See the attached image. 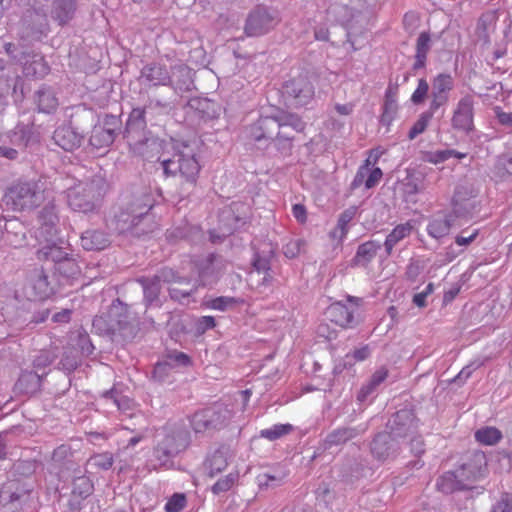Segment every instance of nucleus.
Returning a JSON list of instances; mask_svg holds the SVG:
<instances>
[{"instance_id": "nucleus-1", "label": "nucleus", "mask_w": 512, "mask_h": 512, "mask_svg": "<svg viewBox=\"0 0 512 512\" xmlns=\"http://www.w3.org/2000/svg\"><path fill=\"white\" fill-rule=\"evenodd\" d=\"M487 462L483 453H476L456 471L444 473L437 481V489L444 494L470 490L485 475Z\"/></svg>"}, {"instance_id": "nucleus-2", "label": "nucleus", "mask_w": 512, "mask_h": 512, "mask_svg": "<svg viewBox=\"0 0 512 512\" xmlns=\"http://www.w3.org/2000/svg\"><path fill=\"white\" fill-rule=\"evenodd\" d=\"M161 165L167 176L178 175L181 178V185L196 187L201 165L189 145H177L172 158L163 159Z\"/></svg>"}, {"instance_id": "nucleus-3", "label": "nucleus", "mask_w": 512, "mask_h": 512, "mask_svg": "<svg viewBox=\"0 0 512 512\" xmlns=\"http://www.w3.org/2000/svg\"><path fill=\"white\" fill-rule=\"evenodd\" d=\"M45 200L44 189L38 182H19L11 186L3 201L14 211L32 210Z\"/></svg>"}, {"instance_id": "nucleus-4", "label": "nucleus", "mask_w": 512, "mask_h": 512, "mask_svg": "<svg viewBox=\"0 0 512 512\" xmlns=\"http://www.w3.org/2000/svg\"><path fill=\"white\" fill-rule=\"evenodd\" d=\"M160 282L168 283L170 285V296L176 301H182L189 297L198 288L197 285L191 284L189 279L178 276L172 269L163 268L158 275L153 277L150 284L144 285L145 293H153L157 296L160 290Z\"/></svg>"}, {"instance_id": "nucleus-5", "label": "nucleus", "mask_w": 512, "mask_h": 512, "mask_svg": "<svg viewBox=\"0 0 512 512\" xmlns=\"http://www.w3.org/2000/svg\"><path fill=\"white\" fill-rule=\"evenodd\" d=\"M100 201V195L93 184L78 183L67 191L68 205L76 212H93Z\"/></svg>"}, {"instance_id": "nucleus-6", "label": "nucleus", "mask_w": 512, "mask_h": 512, "mask_svg": "<svg viewBox=\"0 0 512 512\" xmlns=\"http://www.w3.org/2000/svg\"><path fill=\"white\" fill-rule=\"evenodd\" d=\"M347 301L354 307L350 308L342 301L331 303L325 310V317L331 323L342 329H349L354 326L355 309L361 306L362 299L355 296H347Z\"/></svg>"}, {"instance_id": "nucleus-7", "label": "nucleus", "mask_w": 512, "mask_h": 512, "mask_svg": "<svg viewBox=\"0 0 512 512\" xmlns=\"http://www.w3.org/2000/svg\"><path fill=\"white\" fill-rule=\"evenodd\" d=\"M477 190L473 184L465 182L458 184L452 197V209L456 216L471 214L476 208Z\"/></svg>"}, {"instance_id": "nucleus-8", "label": "nucleus", "mask_w": 512, "mask_h": 512, "mask_svg": "<svg viewBox=\"0 0 512 512\" xmlns=\"http://www.w3.org/2000/svg\"><path fill=\"white\" fill-rule=\"evenodd\" d=\"M278 24V20L264 8H256L247 17L244 31L249 37L268 33Z\"/></svg>"}, {"instance_id": "nucleus-9", "label": "nucleus", "mask_w": 512, "mask_h": 512, "mask_svg": "<svg viewBox=\"0 0 512 512\" xmlns=\"http://www.w3.org/2000/svg\"><path fill=\"white\" fill-rule=\"evenodd\" d=\"M226 412V410L216 408L197 411L191 418V426L197 433L221 428L227 422Z\"/></svg>"}, {"instance_id": "nucleus-10", "label": "nucleus", "mask_w": 512, "mask_h": 512, "mask_svg": "<svg viewBox=\"0 0 512 512\" xmlns=\"http://www.w3.org/2000/svg\"><path fill=\"white\" fill-rule=\"evenodd\" d=\"M474 101L473 97L466 95L462 97L454 111L452 126L454 129L470 132L474 128Z\"/></svg>"}, {"instance_id": "nucleus-11", "label": "nucleus", "mask_w": 512, "mask_h": 512, "mask_svg": "<svg viewBox=\"0 0 512 512\" xmlns=\"http://www.w3.org/2000/svg\"><path fill=\"white\" fill-rule=\"evenodd\" d=\"M454 87V80L450 74L441 73L432 82L430 110L436 112L448 102V93Z\"/></svg>"}, {"instance_id": "nucleus-12", "label": "nucleus", "mask_w": 512, "mask_h": 512, "mask_svg": "<svg viewBox=\"0 0 512 512\" xmlns=\"http://www.w3.org/2000/svg\"><path fill=\"white\" fill-rule=\"evenodd\" d=\"M254 129L260 132H254L253 135L256 140H262L265 138H275L278 141H291L293 136L286 134L281 131L280 122L278 121V114L272 116L261 117Z\"/></svg>"}, {"instance_id": "nucleus-13", "label": "nucleus", "mask_w": 512, "mask_h": 512, "mask_svg": "<svg viewBox=\"0 0 512 512\" xmlns=\"http://www.w3.org/2000/svg\"><path fill=\"white\" fill-rule=\"evenodd\" d=\"M27 289L29 296L36 301H44L55 294L54 286L42 269L35 270L30 276Z\"/></svg>"}, {"instance_id": "nucleus-14", "label": "nucleus", "mask_w": 512, "mask_h": 512, "mask_svg": "<svg viewBox=\"0 0 512 512\" xmlns=\"http://www.w3.org/2000/svg\"><path fill=\"white\" fill-rule=\"evenodd\" d=\"M151 208V204L132 203L127 211H123L117 216V229L120 232L131 230Z\"/></svg>"}, {"instance_id": "nucleus-15", "label": "nucleus", "mask_w": 512, "mask_h": 512, "mask_svg": "<svg viewBox=\"0 0 512 512\" xmlns=\"http://www.w3.org/2000/svg\"><path fill=\"white\" fill-rule=\"evenodd\" d=\"M161 440L155 447V454L159 460H166L179 452L180 433L174 430L164 429L161 433Z\"/></svg>"}, {"instance_id": "nucleus-16", "label": "nucleus", "mask_w": 512, "mask_h": 512, "mask_svg": "<svg viewBox=\"0 0 512 512\" xmlns=\"http://www.w3.org/2000/svg\"><path fill=\"white\" fill-rule=\"evenodd\" d=\"M358 11L345 4H331L326 10V18L329 22L350 27L354 22Z\"/></svg>"}, {"instance_id": "nucleus-17", "label": "nucleus", "mask_w": 512, "mask_h": 512, "mask_svg": "<svg viewBox=\"0 0 512 512\" xmlns=\"http://www.w3.org/2000/svg\"><path fill=\"white\" fill-rule=\"evenodd\" d=\"M55 143L65 151H73L80 147L83 137L71 126L58 127L53 134Z\"/></svg>"}, {"instance_id": "nucleus-18", "label": "nucleus", "mask_w": 512, "mask_h": 512, "mask_svg": "<svg viewBox=\"0 0 512 512\" xmlns=\"http://www.w3.org/2000/svg\"><path fill=\"white\" fill-rule=\"evenodd\" d=\"M230 457L229 448L221 446L213 451L206 459L204 466L207 475L214 478L222 473L228 466V458Z\"/></svg>"}, {"instance_id": "nucleus-19", "label": "nucleus", "mask_w": 512, "mask_h": 512, "mask_svg": "<svg viewBox=\"0 0 512 512\" xmlns=\"http://www.w3.org/2000/svg\"><path fill=\"white\" fill-rule=\"evenodd\" d=\"M285 89L287 94L298 100L301 104L307 103L314 95L313 85L306 78L302 77L288 81Z\"/></svg>"}, {"instance_id": "nucleus-20", "label": "nucleus", "mask_w": 512, "mask_h": 512, "mask_svg": "<svg viewBox=\"0 0 512 512\" xmlns=\"http://www.w3.org/2000/svg\"><path fill=\"white\" fill-rule=\"evenodd\" d=\"M39 237L45 240L53 238L56 233V225L58 223V216L54 204L46 205L39 214Z\"/></svg>"}, {"instance_id": "nucleus-21", "label": "nucleus", "mask_w": 512, "mask_h": 512, "mask_svg": "<svg viewBox=\"0 0 512 512\" xmlns=\"http://www.w3.org/2000/svg\"><path fill=\"white\" fill-rule=\"evenodd\" d=\"M455 217L457 216L453 212L435 216L427 225V233L435 239L447 236L452 228Z\"/></svg>"}, {"instance_id": "nucleus-22", "label": "nucleus", "mask_w": 512, "mask_h": 512, "mask_svg": "<svg viewBox=\"0 0 512 512\" xmlns=\"http://www.w3.org/2000/svg\"><path fill=\"white\" fill-rule=\"evenodd\" d=\"M141 77L154 86H168L171 83L166 66L158 63H152L143 67Z\"/></svg>"}, {"instance_id": "nucleus-23", "label": "nucleus", "mask_w": 512, "mask_h": 512, "mask_svg": "<svg viewBox=\"0 0 512 512\" xmlns=\"http://www.w3.org/2000/svg\"><path fill=\"white\" fill-rule=\"evenodd\" d=\"M110 240L104 232L97 230H89L81 236V246L85 250L99 251L108 247Z\"/></svg>"}, {"instance_id": "nucleus-24", "label": "nucleus", "mask_w": 512, "mask_h": 512, "mask_svg": "<svg viewBox=\"0 0 512 512\" xmlns=\"http://www.w3.org/2000/svg\"><path fill=\"white\" fill-rule=\"evenodd\" d=\"M50 71V67L40 54H33L29 60H26L23 72L27 77L43 78Z\"/></svg>"}, {"instance_id": "nucleus-25", "label": "nucleus", "mask_w": 512, "mask_h": 512, "mask_svg": "<svg viewBox=\"0 0 512 512\" xmlns=\"http://www.w3.org/2000/svg\"><path fill=\"white\" fill-rule=\"evenodd\" d=\"M380 247L381 245L374 240L359 245L353 258V265L366 267L374 259Z\"/></svg>"}, {"instance_id": "nucleus-26", "label": "nucleus", "mask_w": 512, "mask_h": 512, "mask_svg": "<svg viewBox=\"0 0 512 512\" xmlns=\"http://www.w3.org/2000/svg\"><path fill=\"white\" fill-rule=\"evenodd\" d=\"M431 37L428 32H421L416 41L415 61L413 69L418 70L426 66L427 55L430 51Z\"/></svg>"}, {"instance_id": "nucleus-27", "label": "nucleus", "mask_w": 512, "mask_h": 512, "mask_svg": "<svg viewBox=\"0 0 512 512\" xmlns=\"http://www.w3.org/2000/svg\"><path fill=\"white\" fill-rule=\"evenodd\" d=\"M36 103L39 112L48 114L55 112L59 105L55 93L48 87H42L37 91Z\"/></svg>"}, {"instance_id": "nucleus-28", "label": "nucleus", "mask_w": 512, "mask_h": 512, "mask_svg": "<svg viewBox=\"0 0 512 512\" xmlns=\"http://www.w3.org/2000/svg\"><path fill=\"white\" fill-rule=\"evenodd\" d=\"M115 139V132L112 129L103 126H95L92 129L89 143L96 149L106 148L110 146Z\"/></svg>"}, {"instance_id": "nucleus-29", "label": "nucleus", "mask_w": 512, "mask_h": 512, "mask_svg": "<svg viewBox=\"0 0 512 512\" xmlns=\"http://www.w3.org/2000/svg\"><path fill=\"white\" fill-rule=\"evenodd\" d=\"M413 230V226L410 222L402 223L397 225L386 237L384 242L385 250L388 255L391 254L394 246L401 240L408 237Z\"/></svg>"}, {"instance_id": "nucleus-30", "label": "nucleus", "mask_w": 512, "mask_h": 512, "mask_svg": "<svg viewBox=\"0 0 512 512\" xmlns=\"http://www.w3.org/2000/svg\"><path fill=\"white\" fill-rule=\"evenodd\" d=\"M366 162H367L366 166L360 167V169L358 170L356 177L354 179L353 185L355 187L359 186L362 183L365 175L368 173V177L365 180V187L367 189H371L380 182V180L382 179L383 173H382V170L378 167L369 171V169H368L369 159H367Z\"/></svg>"}, {"instance_id": "nucleus-31", "label": "nucleus", "mask_w": 512, "mask_h": 512, "mask_svg": "<svg viewBox=\"0 0 512 512\" xmlns=\"http://www.w3.org/2000/svg\"><path fill=\"white\" fill-rule=\"evenodd\" d=\"M475 440L485 446H493L500 442L503 435L502 432L492 426H486L478 429L474 434Z\"/></svg>"}, {"instance_id": "nucleus-32", "label": "nucleus", "mask_w": 512, "mask_h": 512, "mask_svg": "<svg viewBox=\"0 0 512 512\" xmlns=\"http://www.w3.org/2000/svg\"><path fill=\"white\" fill-rule=\"evenodd\" d=\"M391 436L387 433L378 434L371 444V452L378 460H385L389 456Z\"/></svg>"}, {"instance_id": "nucleus-33", "label": "nucleus", "mask_w": 512, "mask_h": 512, "mask_svg": "<svg viewBox=\"0 0 512 512\" xmlns=\"http://www.w3.org/2000/svg\"><path fill=\"white\" fill-rule=\"evenodd\" d=\"M286 476L287 473L284 471L264 472L257 476V483L261 489L275 488L283 484Z\"/></svg>"}, {"instance_id": "nucleus-34", "label": "nucleus", "mask_w": 512, "mask_h": 512, "mask_svg": "<svg viewBox=\"0 0 512 512\" xmlns=\"http://www.w3.org/2000/svg\"><path fill=\"white\" fill-rule=\"evenodd\" d=\"M239 480V472L233 471L229 474L219 478L211 487V491L215 495L225 493L231 490Z\"/></svg>"}, {"instance_id": "nucleus-35", "label": "nucleus", "mask_w": 512, "mask_h": 512, "mask_svg": "<svg viewBox=\"0 0 512 512\" xmlns=\"http://www.w3.org/2000/svg\"><path fill=\"white\" fill-rule=\"evenodd\" d=\"M278 121L280 122L281 130L285 127H291L297 132H303L306 128V123L296 114L280 111L278 113Z\"/></svg>"}, {"instance_id": "nucleus-36", "label": "nucleus", "mask_w": 512, "mask_h": 512, "mask_svg": "<svg viewBox=\"0 0 512 512\" xmlns=\"http://www.w3.org/2000/svg\"><path fill=\"white\" fill-rule=\"evenodd\" d=\"M356 435L355 430L351 428H339L329 433L325 439L328 447L344 444Z\"/></svg>"}, {"instance_id": "nucleus-37", "label": "nucleus", "mask_w": 512, "mask_h": 512, "mask_svg": "<svg viewBox=\"0 0 512 512\" xmlns=\"http://www.w3.org/2000/svg\"><path fill=\"white\" fill-rule=\"evenodd\" d=\"M355 212L353 210L344 211L339 219L336 228L330 232L332 239L342 241L348 233V224L353 219Z\"/></svg>"}, {"instance_id": "nucleus-38", "label": "nucleus", "mask_w": 512, "mask_h": 512, "mask_svg": "<svg viewBox=\"0 0 512 512\" xmlns=\"http://www.w3.org/2000/svg\"><path fill=\"white\" fill-rule=\"evenodd\" d=\"M293 431L291 424H275L270 428L262 429L260 436L269 441H275Z\"/></svg>"}, {"instance_id": "nucleus-39", "label": "nucleus", "mask_w": 512, "mask_h": 512, "mask_svg": "<svg viewBox=\"0 0 512 512\" xmlns=\"http://www.w3.org/2000/svg\"><path fill=\"white\" fill-rule=\"evenodd\" d=\"M244 304V300L240 298L220 296L210 300L207 306L214 310L225 311L226 309Z\"/></svg>"}, {"instance_id": "nucleus-40", "label": "nucleus", "mask_w": 512, "mask_h": 512, "mask_svg": "<svg viewBox=\"0 0 512 512\" xmlns=\"http://www.w3.org/2000/svg\"><path fill=\"white\" fill-rule=\"evenodd\" d=\"M88 463L100 470H108L113 466L114 457L110 452L96 453L92 455Z\"/></svg>"}, {"instance_id": "nucleus-41", "label": "nucleus", "mask_w": 512, "mask_h": 512, "mask_svg": "<svg viewBox=\"0 0 512 512\" xmlns=\"http://www.w3.org/2000/svg\"><path fill=\"white\" fill-rule=\"evenodd\" d=\"M433 113L431 110L427 111V112H424L422 113L418 120L414 123V125L411 127L410 131H409V134H408V137L409 139H414L416 138L418 135H420L421 133H423L430 120L432 119L433 117Z\"/></svg>"}, {"instance_id": "nucleus-42", "label": "nucleus", "mask_w": 512, "mask_h": 512, "mask_svg": "<svg viewBox=\"0 0 512 512\" xmlns=\"http://www.w3.org/2000/svg\"><path fill=\"white\" fill-rule=\"evenodd\" d=\"M494 173L500 179L512 176V156L500 157L494 167Z\"/></svg>"}, {"instance_id": "nucleus-43", "label": "nucleus", "mask_w": 512, "mask_h": 512, "mask_svg": "<svg viewBox=\"0 0 512 512\" xmlns=\"http://www.w3.org/2000/svg\"><path fill=\"white\" fill-rule=\"evenodd\" d=\"M398 111V104L397 103H384L383 104V111L380 117L381 124L389 127L394 119L396 118Z\"/></svg>"}, {"instance_id": "nucleus-44", "label": "nucleus", "mask_w": 512, "mask_h": 512, "mask_svg": "<svg viewBox=\"0 0 512 512\" xmlns=\"http://www.w3.org/2000/svg\"><path fill=\"white\" fill-rule=\"evenodd\" d=\"M57 271L66 277H75L80 273V268L75 260L66 258L58 264Z\"/></svg>"}, {"instance_id": "nucleus-45", "label": "nucleus", "mask_w": 512, "mask_h": 512, "mask_svg": "<svg viewBox=\"0 0 512 512\" xmlns=\"http://www.w3.org/2000/svg\"><path fill=\"white\" fill-rule=\"evenodd\" d=\"M186 505L184 494H174L165 504V512H180Z\"/></svg>"}, {"instance_id": "nucleus-46", "label": "nucleus", "mask_w": 512, "mask_h": 512, "mask_svg": "<svg viewBox=\"0 0 512 512\" xmlns=\"http://www.w3.org/2000/svg\"><path fill=\"white\" fill-rule=\"evenodd\" d=\"M428 91H429L428 82L425 79H419L417 88L415 89V91L413 92V94L411 96V101L414 104L422 103L425 100Z\"/></svg>"}, {"instance_id": "nucleus-47", "label": "nucleus", "mask_w": 512, "mask_h": 512, "mask_svg": "<svg viewBox=\"0 0 512 512\" xmlns=\"http://www.w3.org/2000/svg\"><path fill=\"white\" fill-rule=\"evenodd\" d=\"M253 267L259 274H264L263 284L270 283L272 280V276L269 273L270 267L268 262L265 259L257 258L253 262Z\"/></svg>"}, {"instance_id": "nucleus-48", "label": "nucleus", "mask_w": 512, "mask_h": 512, "mask_svg": "<svg viewBox=\"0 0 512 512\" xmlns=\"http://www.w3.org/2000/svg\"><path fill=\"white\" fill-rule=\"evenodd\" d=\"M452 153L453 152H449L446 150H441V151H436V152H428L425 155L424 160L426 162H429L432 164H439V163H442V162L448 160L449 158H451Z\"/></svg>"}, {"instance_id": "nucleus-49", "label": "nucleus", "mask_w": 512, "mask_h": 512, "mask_svg": "<svg viewBox=\"0 0 512 512\" xmlns=\"http://www.w3.org/2000/svg\"><path fill=\"white\" fill-rule=\"evenodd\" d=\"M216 326V321L213 316H202L196 321L197 331L204 333L208 329H212Z\"/></svg>"}, {"instance_id": "nucleus-50", "label": "nucleus", "mask_w": 512, "mask_h": 512, "mask_svg": "<svg viewBox=\"0 0 512 512\" xmlns=\"http://www.w3.org/2000/svg\"><path fill=\"white\" fill-rule=\"evenodd\" d=\"M292 214L294 218L301 224L307 221V210L302 204H294L292 206Z\"/></svg>"}, {"instance_id": "nucleus-51", "label": "nucleus", "mask_w": 512, "mask_h": 512, "mask_svg": "<svg viewBox=\"0 0 512 512\" xmlns=\"http://www.w3.org/2000/svg\"><path fill=\"white\" fill-rule=\"evenodd\" d=\"M465 231H463L460 235L456 236L455 243L458 246H468L470 245L478 236L479 232L478 230H474L471 234L468 236L464 235Z\"/></svg>"}, {"instance_id": "nucleus-52", "label": "nucleus", "mask_w": 512, "mask_h": 512, "mask_svg": "<svg viewBox=\"0 0 512 512\" xmlns=\"http://www.w3.org/2000/svg\"><path fill=\"white\" fill-rule=\"evenodd\" d=\"M49 253L51 254V261L57 263V265L66 259L65 252L56 244H50Z\"/></svg>"}, {"instance_id": "nucleus-53", "label": "nucleus", "mask_w": 512, "mask_h": 512, "mask_svg": "<svg viewBox=\"0 0 512 512\" xmlns=\"http://www.w3.org/2000/svg\"><path fill=\"white\" fill-rule=\"evenodd\" d=\"M317 334L327 340H332L337 337V332L335 330H331L325 323H322L317 327Z\"/></svg>"}, {"instance_id": "nucleus-54", "label": "nucleus", "mask_w": 512, "mask_h": 512, "mask_svg": "<svg viewBox=\"0 0 512 512\" xmlns=\"http://www.w3.org/2000/svg\"><path fill=\"white\" fill-rule=\"evenodd\" d=\"M511 502L507 496L502 497L497 504L493 507L492 512H511Z\"/></svg>"}, {"instance_id": "nucleus-55", "label": "nucleus", "mask_w": 512, "mask_h": 512, "mask_svg": "<svg viewBox=\"0 0 512 512\" xmlns=\"http://www.w3.org/2000/svg\"><path fill=\"white\" fill-rule=\"evenodd\" d=\"M72 310L63 309L53 315L52 320L55 323H68L71 319Z\"/></svg>"}, {"instance_id": "nucleus-56", "label": "nucleus", "mask_w": 512, "mask_h": 512, "mask_svg": "<svg viewBox=\"0 0 512 512\" xmlns=\"http://www.w3.org/2000/svg\"><path fill=\"white\" fill-rule=\"evenodd\" d=\"M169 358L171 360H173L174 362L179 363L183 366H188L191 364L190 357L183 352H176V353L170 355Z\"/></svg>"}, {"instance_id": "nucleus-57", "label": "nucleus", "mask_w": 512, "mask_h": 512, "mask_svg": "<svg viewBox=\"0 0 512 512\" xmlns=\"http://www.w3.org/2000/svg\"><path fill=\"white\" fill-rule=\"evenodd\" d=\"M495 112H496L498 121L502 125H512V112L507 113V112L501 111L500 108H496Z\"/></svg>"}, {"instance_id": "nucleus-58", "label": "nucleus", "mask_w": 512, "mask_h": 512, "mask_svg": "<svg viewBox=\"0 0 512 512\" xmlns=\"http://www.w3.org/2000/svg\"><path fill=\"white\" fill-rule=\"evenodd\" d=\"M72 454L71 448L67 445H60L53 451V458L62 459Z\"/></svg>"}, {"instance_id": "nucleus-59", "label": "nucleus", "mask_w": 512, "mask_h": 512, "mask_svg": "<svg viewBox=\"0 0 512 512\" xmlns=\"http://www.w3.org/2000/svg\"><path fill=\"white\" fill-rule=\"evenodd\" d=\"M398 88L389 86L386 89L384 103H397Z\"/></svg>"}, {"instance_id": "nucleus-60", "label": "nucleus", "mask_w": 512, "mask_h": 512, "mask_svg": "<svg viewBox=\"0 0 512 512\" xmlns=\"http://www.w3.org/2000/svg\"><path fill=\"white\" fill-rule=\"evenodd\" d=\"M335 110L339 115L347 116L350 115L353 111V104L346 103V104H336Z\"/></svg>"}, {"instance_id": "nucleus-61", "label": "nucleus", "mask_w": 512, "mask_h": 512, "mask_svg": "<svg viewBox=\"0 0 512 512\" xmlns=\"http://www.w3.org/2000/svg\"><path fill=\"white\" fill-rule=\"evenodd\" d=\"M49 252H50V244L39 249L36 253V257L39 261H42V262L49 261V260H51V254Z\"/></svg>"}, {"instance_id": "nucleus-62", "label": "nucleus", "mask_w": 512, "mask_h": 512, "mask_svg": "<svg viewBox=\"0 0 512 512\" xmlns=\"http://www.w3.org/2000/svg\"><path fill=\"white\" fill-rule=\"evenodd\" d=\"M17 155H18L17 150H15L13 148H9V147L0 146V156L1 157H5L7 159L14 160V159H16Z\"/></svg>"}, {"instance_id": "nucleus-63", "label": "nucleus", "mask_w": 512, "mask_h": 512, "mask_svg": "<svg viewBox=\"0 0 512 512\" xmlns=\"http://www.w3.org/2000/svg\"><path fill=\"white\" fill-rule=\"evenodd\" d=\"M388 376V371L385 368H381L378 370L372 378L373 384L377 385L380 384L382 381H384Z\"/></svg>"}, {"instance_id": "nucleus-64", "label": "nucleus", "mask_w": 512, "mask_h": 512, "mask_svg": "<svg viewBox=\"0 0 512 512\" xmlns=\"http://www.w3.org/2000/svg\"><path fill=\"white\" fill-rule=\"evenodd\" d=\"M369 353H370L369 348L367 346H365V347L355 350L353 353V357L357 361H362L368 357Z\"/></svg>"}]
</instances>
